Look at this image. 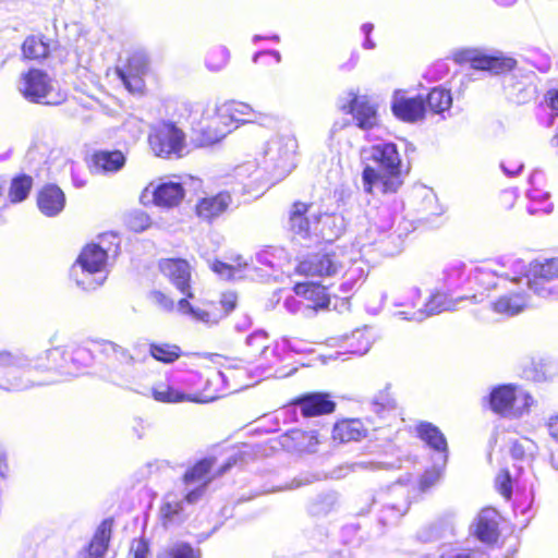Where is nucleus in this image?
I'll use <instances>...</instances> for the list:
<instances>
[{
    "label": "nucleus",
    "mask_w": 558,
    "mask_h": 558,
    "mask_svg": "<svg viewBox=\"0 0 558 558\" xmlns=\"http://www.w3.org/2000/svg\"><path fill=\"white\" fill-rule=\"evenodd\" d=\"M369 160L377 165L365 166L362 171L364 192H376L388 195L396 194L404 183L409 168L404 167L401 154L395 143H383L371 146Z\"/></svg>",
    "instance_id": "obj_1"
},
{
    "label": "nucleus",
    "mask_w": 558,
    "mask_h": 558,
    "mask_svg": "<svg viewBox=\"0 0 558 558\" xmlns=\"http://www.w3.org/2000/svg\"><path fill=\"white\" fill-rule=\"evenodd\" d=\"M63 355L61 347H56L38 355L34 365H24L20 356L0 351V389L11 391L34 385V373H51L62 368Z\"/></svg>",
    "instance_id": "obj_2"
},
{
    "label": "nucleus",
    "mask_w": 558,
    "mask_h": 558,
    "mask_svg": "<svg viewBox=\"0 0 558 558\" xmlns=\"http://www.w3.org/2000/svg\"><path fill=\"white\" fill-rule=\"evenodd\" d=\"M61 351L64 352L62 367L64 366V362L69 359L75 366V371H83L89 367L93 361L110 369L130 365L134 361V357L128 349L119 343L104 339L92 341L88 348L77 345L61 348Z\"/></svg>",
    "instance_id": "obj_3"
},
{
    "label": "nucleus",
    "mask_w": 558,
    "mask_h": 558,
    "mask_svg": "<svg viewBox=\"0 0 558 558\" xmlns=\"http://www.w3.org/2000/svg\"><path fill=\"white\" fill-rule=\"evenodd\" d=\"M485 400L492 412L508 418L523 416L534 404L532 395L515 384H500L493 387Z\"/></svg>",
    "instance_id": "obj_4"
},
{
    "label": "nucleus",
    "mask_w": 558,
    "mask_h": 558,
    "mask_svg": "<svg viewBox=\"0 0 558 558\" xmlns=\"http://www.w3.org/2000/svg\"><path fill=\"white\" fill-rule=\"evenodd\" d=\"M20 93L28 101L45 106H59L66 100V94L56 87L49 74L37 68H29L21 75Z\"/></svg>",
    "instance_id": "obj_5"
},
{
    "label": "nucleus",
    "mask_w": 558,
    "mask_h": 558,
    "mask_svg": "<svg viewBox=\"0 0 558 558\" xmlns=\"http://www.w3.org/2000/svg\"><path fill=\"white\" fill-rule=\"evenodd\" d=\"M147 143L159 158H181L186 147V135L175 122L160 120L150 126Z\"/></svg>",
    "instance_id": "obj_6"
},
{
    "label": "nucleus",
    "mask_w": 558,
    "mask_h": 558,
    "mask_svg": "<svg viewBox=\"0 0 558 558\" xmlns=\"http://www.w3.org/2000/svg\"><path fill=\"white\" fill-rule=\"evenodd\" d=\"M233 461H228L219 466H216L215 457H204L195 461L190 465L182 474L181 481L184 485H191L197 483L198 485L189 490L184 495V501L187 504H195L205 495L207 486L217 477L222 476L228 472Z\"/></svg>",
    "instance_id": "obj_7"
},
{
    "label": "nucleus",
    "mask_w": 558,
    "mask_h": 558,
    "mask_svg": "<svg viewBox=\"0 0 558 558\" xmlns=\"http://www.w3.org/2000/svg\"><path fill=\"white\" fill-rule=\"evenodd\" d=\"M529 289L542 298L558 294V258L534 259L525 272Z\"/></svg>",
    "instance_id": "obj_8"
},
{
    "label": "nucleus",
    "mask_w": 558,
    "mask_h": 558,
    "mask_svg": "<svg viewBox=\"0 0 558 558\" xmlns=\"http://www.w3.org/2000/svg\"><path fill=\"white\" fill-rule=\"evenodd\" d=\"M149 70V59L141 51L130 53L122 66H117L114 72L129 93L143 95L146 92L144 76Z\"/></svg>",
    "instance_id": "obj_9"
},
{
    "label": "nucleus",
    "mask_w": 558,
    "mask_h": 558,
    "mask_svg": "<svg viewBox=\"0 0 558 558\" xmlns=\"http://www.w3.org/2000/svg\"><path fill=\"white\" fill-rule=\"evenodd\" d=\"M226 110L217 108L211 114L203 117L198 126L193 128L195 142L198 146H211L225 138L232 130Z\"/></svg>",
    "instance_id": "obj_10"
},
{
    "label": "nucleus",
    "mask_w": 558,
    "mask_h": 558,
    "mask_svg": "<svg viewBox=\"0 0 558 558\" xmlns=\"http://www.w3.org/2000/svg\"><path fill=\"white\" fill-rule=\"evenodd\" d=\"M342 268V263L335 252L317 251L307 254L298 262L294 271L303 277H332Z\"/></svg>",
    "instance_id": "obj_11"
},
{
    "label": "nucleus",
    "mask_w": 558,
    "mask_h": 558,
    "mask_svg": "<svg viewBox=\"0 0 558 558\" xmlns=\"http://www.w3.org/2000/svg\"><path fill=\"white\" fill-rule=\"evenodd\" d=\"M374 422L366 418L345 417L337 420L331 429V439L337 444L357 442L366 438L369 432L379 429Z\"/></svg>",
    "instance_id": "obj_12"
},
{
    "label": "nucleus",
    "mask_w": 558,
    "mask_h": 558,
    "mask_svg": "<svg viewBox=\"0 0 558 558\" xmlns=\"http://www.w3.org/2000/svg\"><path fill=\"white\" fill-rule=\"evenodd\" d=\"M159 274L179 292L189 293L192 287V265L182 257H163L158 259Z\"/></svg>",
    "instance_id": "obj_13"
},
{
    "label": "nucleus",
    "mask_w": 558,
    "mask_h": 558,
    "mask_svg": "<svg viewBox=\"0 0 558 558\" xmlns=\"http://www.w3.org/2000/svg\"><path fill=\"white\" fill-rule=\"evenodd\" d=\"M231 204V194L227 191H221L198 198L193 207V213L199 222L213 225L227 214Z\"/></svg>",
    "instance_id": "obj_14"
},
{
    "label": "nucleus",
    "mask_w": 558,
    "mask_h": 558,
    "mask_svg": "<svg viewBox=\"0 0 558 558\" xmlns=\"http://www.w3.org/2000/svg\"><path fill=\"white\" fill-rule=\"evenodd\" d=\"M313 203L294 201L288 211L289 231L301 239L314 238L317 228V214L311 213Z\"/></svg>",
    "instance_id": "obj_15"
},
{
    "label": "nucleus",
    "mask_w": 558,
    "mask_h": 558,
    "mask_svg": "<svg viewBox=\"0 0 558 558\" xmlns=\"http://www.w3.org/2000/svg\"><path fill=\"white\" fill-rule=\"evenodd\" d=\"M151 397L155 401L160 403H179L185 401L206 403L218 399L219 395L216 391H210L208 388L193 395H187L169 383L160 381L151 387Z\"/></svg>",
    "instance_id": "obj_16"
},
{
    "label": "nucleus",
    "mask_w": 558,
    "mask_h": 558,
    "mask_svg": "<svg viewBox=\"0 0 558 558\" xmlns=\"http://www.w3.org/2000/svg\"><path fill=\"white\" fill-rule=\"evenodd\" d=\"M289 405L299 407L301 415L306 418L331 414L337 408L330 393L324 391L299 395L289 401Z\"/></svg>",
    "instance_id": "obj_17"
},
{
    "label": "nucleus",
    "mask_w": 558,
    "mask_h": 558,
    "mask_svg": "<svg viewBox=\"0 0 558 558\" xmlns=\"http://www.w3.org/2000/svg\"><path fill=\"white\" fill-rule=\"evenodd\" d=\"M393 116L400 121L415 123L426 118L423 96H407L402 90H396L390 105Z\"/></svg>",
    "instance_id": "obj_18"
},
{
    "label": "nucleus",
    "mask_w": 558,
    "mask_h": 558,
    "mask_svg": "<svg viewBox=\"0 0 558 558\" xmlns=\"http://www.w3.org/2000/svg\"><path fill=\"white\" fill-rule=\"evenodd\" d=\"M293 293L299 296L306 306L314 311H327L331 305V295L328 288L315 281L295 282L292 287Z\"/></svg>",
    "instance_id": "obj_19"
},
{
    "label": "nucleus",
    "mask_w": 558,
    "mask_h": 558,
    "mask_svg": "<svg viewBox=\"0 0 558 558\" xmlns=\"http://www.w3.org/2000/svg\"><path fill=\"white\" fill-rule=\"evenodd\" d=\"M502 515L493 507L481 509L474 521V536L484 544L495 545L500 536Z\"/></svg>",
    "instance_id": "obj_20"
},
{
    "label": "nucleus",
    "mask_w": 558,
    "mask_h": 558,
    "mask_svg": "<svg viewBox=\"0 0 558 558\" xmlns=\"http://www.w3.org/2000/svg\"><path fill=\"white\" fill-rule=\"evenodd\" d=\"M125 162L126 157L120 149H97L86 158L88 169L95 173H116L125 166Z\"/></svg>",
    "instance_id": "obj_21"
},
{
    "label": "nucleus",
    "mask_w": 558,
    "mask_h": 558,
    "mask_svg": "<svg viewBox=\"0 0 558 558\" xmlns=\"http://www.w3.org/2000/svg\"><path fill=\"white\" fill-rule=\"evenodd\" d=\"M341 110L353 116L360 129L368 130L377 124L376 107L365 97L352 94L351 99L341 107Z\"/></svg>",
    "instance_id": "obj_22"
},
{
    "label": "nucleus",
    "mask_w": 558,
    "mask_h": 558,
    "mask_svg": "<svg viewBox=\"0 0 558 558\" xmlns=\"http://www.w3.org/2000/svg\"><path fill=\"white\" fill-rule=\"evenodd\" d=\"M113 524L112 518H106L98 524L90 541L81 551L82 558L106 557L112 537Z\"/></svg>",
    "instance_id": "obj_23"
},
{
    "label": "nucleus",
    "mask_w": 558,
    "mask_h": 558,
    "mask_svg": "<svg viewBox=\"0 0 558 558\" xmlns=\"http://www.w3.org/2000/svg\"><path fill=\"white\" fill-rule=\"evenodd\" d=\"M36 203L44 216L56 217L64 209L66 196L60 186L48 183L38 190Z\"/></svg>",
    "instance_id": "obj_24"
},
{
    "label": "nucleus",
    "mask_w": 558,
    "mask_h": 558,
    "mask_svg": "<svg viewBox=\"0 0 558 558\" xmlns=\"http://www.w3.org/2000/svg\"><path fill=\"white\" fill-rule=\"evenodd\" d=\"M318 433L316 430H306L293 428L280 437L281 446L292 452H310L318 445Z\"/></svg>",
    "instance_id": "obj_25"
},
{
    "label": "nucleus",
    "mask_w": 558,
    "mask_h": 558,
    "mask_svg": "<svg viewBox=\"0 0 558 558\" xmlns=\"http://www.w3.org/2000/svg\"><path fill=\"white\" fill-rule=\"evenodd\" d=\"M108 253L97 243H88L83 246L75 263L82 270L88 274L100 272L107 263Z\"/></svg>",
    "instance_id": "obj_26"
},
{
    "label": "nucleus",
    "mask_w": 558,
    "mask_h": 558,
    "mask_svg": "<svg viewBox=\"0 0 558 558\" xmlns=\"http://www.w3.org/2000/svg\"><path fill=\"white\" fill-rule=\"evenodd\" d=\"M185 195L179 182H162L153 190V203L162 208H173L181 204Z\"/></svg>",
    "instance_id": "obj_27"
},
{
    "label": "nucleus",
    "mask_w": 558,
    "mask_h": 558,
    "mask_svg": "<svg viewBox=\"0 0 558 558\" xmlns=\"http://www.w3.org/2000/svg\"><path fill=\"white\" fill-rule=\"evenodd\" d=\"M22 58L26 61H41L51 53V40L43 34H31L21 46Z\"/></svg>",
    "instance_id": "obj_28"
},
{
    "label": "nucleus",
    "mask_w": 558,
    "mask_h": 558,
    "mask_svg": "<svg viewBox=\"0 0 558 558\" xmlns=\"http://www.w3.org/2000/svg\"><path fill=\"white\" fill-rule=\"evenodd\" d=\"M518 61L502 52L485 53L482 51L478 71H486L494 75H507L515 70Z\"/></svg>",
    "instance_id": "obj_29"
},
{
    "label": "nucleus",
    "mask_w": 558,
    "mask_h": 558,
    "mask_svg": "<svg viewBox=\"0 0 558 558\" xmlns=\"http://www.w3.org/2000/svg\"><path fill=\"white\" fill-rule=\"evenodd\" d=\"M317 228L314 238L325 241L338 239L344 232L343 218L335 213H317Z\"/></svg>",
    "instance_id": "obj_30"
},
{
    "label": "nucleus",
    "mask_w": 558,
    "mask_h": 558,
    "mask_svg": "<svg viewBox=\"0 0 558 558\" xmlns=\"http://www.w3.org/2000/svg\"><path fill=\"white\" fill-rule=\"evenodd\" d=\"M425 102V113L441 116L452 107V94L450 89L436 86L429 89L427 95L423 96Z\"/></svg>",
    "instance_id": "obj_31"
},
{
    "label": "nucleus",
    "mask_w": 558,
    "mask_h": 558,
    "mask_svg": "<svg viewBox=\"0 0 558 558\" xmlns=\"http://www.w3.org/2000/svg\"><path fill=\"white\" fill-rule=\"evenodd\" d=\"M416 436L430 449L447 452L448 444L441 430L430 422L421 421L415 426Z\"/></svg>",
    "instance_id": "obj_32"
},
{
    "label": "nucleus",
    "mask_w": 558,
    "mask_h": 558,
    "mask_svg": "<svg viewBox=\"0 0 558 558\" xmlns=\"http://www.w3.org/2000/svg\"><path fill=\"white\" fill-rule=\"evenodd\" d=\"M525 295L526 294L522 291L504 294L492 303V308L494 312L501 315H517L526 307Z\"/></svg>",
    "instance_id": "obj_33"
},
{
    "label": "nucleus",
    "mask_w": 558,
    "mask_h": 558,
    "mask_svg": "<svg viewBox=\"0 0 558 558\" xmlns=\"http://www.w3.org/2000/svg\"><path fill=\"white\" fill-rule=\"evenodd\" d=\"M183 502L178 498L167 496L159 508V520L163 527H169L183 518Z\"/></svg>",
    "instance_id": "obj_34"
},
{
    "label": "nucleus",
    "mask_w": 558,
    "mask_h": 558,
    "mask_svg": "<svg viewBox=\"0 0 558 558\" xmlns=\"http://www.w3.org/2000/svg\"><path fill=\"white\" fill-rule=\"evenodd\" d=\"M150 356L163 364H171L184 355L180 345L170 342L149 343Z\"/></svg>",
    "instance_id": "obj_35"
},
{
    "label": "nucleus",
    "mask_w": 558,
    "mask_h": 558,
    "mask_svg": "<svg viewBox=\"0 0 558 558\" xmlns=\"http://www.w3.org/2000/svg\"><path fill=\"white\" fill-rule=\"evenodd\" d=\"M247 263L241 255L231 256L228 262L215 259L210 264V269L218 276L226 279H232L238 274L246 269Z\"/></svg>",
    "instance_id": "obj_36"
},
{
    "label": "nucleus",
    "mask_w": 558,
    "mask_h": 558,
    "mask_svg": "<svg viewBox=\"0 0 558 558\" xmlns=\"http://www.w3.org/2000/svg\"><path fill=\"white\" fill-rule=\"evenodd\" d=\"M205 104L202 101L186 100L179 105L177 108V116L179 121L198 125V121L204 117Z\"/></svg>",
    "instance_id": "obj_37"
},
{
    "label": "nucleus",
    "mask_w": 558,
    "mask_h": 558,
    "mask_svg": "<svg viewBox=\"0 0 558 558\" xmlns=\"http://www.w3.org/2000/svg\"><path fill=\"white\" fill-rule=\"evenodd\" d=\"M33 179L27 174H20L12 179L9 189V197L12 203L23 202L29 194Z\"/></svg>",
    "instance_id": "obj_38"
},
{
    "label": "nucleus",
    "mask_w": 558,
    "mask_h": 558,
    "mask_svg": "<svg viewBox=\"0 0 558 558\" xmlns=\"http://www.w3.org/2000/svg\"><path fill=\"white\" fill-rule=\"evenodd\" d=\"M157 558H202V551L187 542H177L159 554Z\"/></svg>",
    "instance_id": "obj_39"
},
{
    "label": "nucleus",
    "mask_w": 558,
    "mask_h": 558,
    "mask_svg": "<svg viewBox=\"0 0 558 558\" xmlns=\"http://www.w3.org/2000/svg\"><path fill=\"white\" fill-rule=\"evenodd\" d=\"M221 110H226L228 117V120H230V124L232 128H236L239 123H245L248 121V116L252 112V108L240 101H230L227 104H223L221 107Z\"/></svg>",
    "instance_id": "obj_40"
},
{
    "label": "nucleus",
    "mask_w": 558,
    "mask_h": 558,
    "mask_svg": "<svg viewBox=\"0 0 558 558\" xmlns=\"http://www.w3.org/2000/svg\"><path fill=\"white\" fill-rule=\"evenodd\" d=\"M230 60V53L225 47L211 48L205 57V64L210 71L223 69Z\"/></svg>",
    "instance_id": "obj_41"
},
{
    "label": "nucleus",
    "mask_w": 558,
    "mask_h": 558,
    "mask_svg": "<svg viewBox=\"0 0 558 558\" xmlns=\"http://www.w3.org/2000/svg\"><path fill=\"white\" fill-rule=\"evenodd\" d=\"M195 319L206 324H217L222 319V313L218 306L217 301H209L203 304V307H197L195 312Z\"/></svg>",
    "instance_id": "obj_42"
},
{
    "label": "nucleus",
    "mask_w": 558,
    "mask_h": 558,
    "mask_svg": "<svg viewBox=\"0 0 558 558\" xmlns=\"http://www.w3.org/2000/svg\"><path fill=\"white\" fill-rule=\"evenodd\" d=\"M482 51L466 48L460 49L452 54V60L460 65L469 64L473 70L478 71Z\"/></svg>",
    "instance_id": "obj_43"
},
{
    "label": "nucleus",
    "mask_w": 558,
    "mask_h": 558,
    "mask_svg": "<svg viewBox=\"0 0 558 558\" xmlns=\"http://www.w3.org/2000/svg\"><path fill=\"white\" fill-rule=\"evenodd\" d=\"M474 280L484 291H488L496 287V275L488 265H483L476 268Z\"/></svg>",
    "instance_id": "obj_44"
},
{
    "label": "nucleus",
    "mask_w": 558,
    "mask_h": 558,
    "mask_svg": "<svg viewBox=\"0 0 558 558\" xmlns=\"http://www.w3.org/2000/svg\"><path fill=\"white\" fill-rule=\"evenodd\" d=\"M535 442L530 438H521L514 440L510 447L511 457L515 460H523L533 454L535 449Z\"/></svg>",
    "instance_id": "obj_45"
},
{
    "label": "nucleus",
    "mask_w": 558,
    "mask_h": 558,
    "mask_svg": "<svg viewBox=\"0 0 558 558\" xmlns=\"http://www.w3.org/2000/svg\"><path fill=\"white\" fill-rule=\"evenodd\" d=\"M496 490L506 499L512 497V478L508 469H502L495 477Z\"/></svg>",
    "instance_id": "obj_46"
},
{
    "label": "nucleus",
    "mask_w": 558,
    "mask_h": 558,
    "mask_svg": "<svg viewBox=\"0 0 558 558\" xmlns=\"http://www.w3.org/2000/svg\"><path fill=\"white\" fill-rule=\"evenodd\" d=\"M151 225L150 218L144 211H135L128 217L126 227L131 232L140 233Z\"/></svg>",
    "instance_id": "obj_47"
},
{
    "label": "nucleus",
    "mask_w": 558,
    "mask_h": 558,
    "mask_svg": "<svg viewBox=\"0 0 558 558\" xmlns=\"http://www.w3.org/2000/svg\"><path fill=\"white\" fill-rule=\"evenodd\" d=\"M373 404L378 410H393L397 408V399L390 386H387L375 396Z\"/></svg>",
    "instance_id": "obj_48"
},
{
    "label": "nucleus",
    "mask_w": 558,
    "mask_h": 558,
    "mask_svg": "<svg viewBox=\"0 0 558 558\" xmlns=\"http://www.w3.org/2000/svg\"><path fill=\"white\" fill-rule=\"evenodd\" d=\"M440 480V471L432 468L425 470L417 481V489L421 493H426L437 485Z\"/></svg>",
    "instance_id": "obj_49"
},
{
    "label": "nucleus",
    "mask_w": 558,
    "mask_h": 558,
    "mask_svg": "<svg viewBox=\"0 0 558 558\" xmlns=\"http://www.w3.org/2000/svg\"><path fill=\"white\" fill-rule=\"evenodd\" d=\"M484 553L480 549H465L447 547L444 548L439 558H484Z\"/></svg>",
    "instance_id": "obj_50"
},
{
    "label": "nucleus",
    "mask_w": 558,
    "mask_h": 558,
    "mask_svg": "<svg viewBox=\"0 0 558 558\" xmlns=\"http://www.w3.org/2000/svg\"><path fill=\"white\" fill-rule=\"evenodd\" d=\"M130 553L133 558H148L150 554L149 541L143 536L134 538L131 544Z\"/></svg>",
    "instance_id": "obj_51"
},
{
    "label": "nucleus",
    "mask_w": 558,
    "mask_h": 558,
    "mask_svg": "<svg viewBox=\"0 0 558 558\" xmlns=\"http://www.w3.org/2000/svg\"><path fill=\"white\" fill-rule=\"evenodd\" d=\"M220 312L222 313V318L227 317L232 311L235 310L238 304V296L233 292H225L221 294L220 299L217 301Z\"/></svg>",
    "instance_id": "obj_52"
},
{
    "label": "nucleus",
    "mask_w": 558,
    "mask_h": 558,
    "mask_svg": "<svg viewBox=\"0 0 558 558\" xmlns=\"http://www.w3.org/2000/svg\"><path fill=\"white\" fill-rule=\"evenodd\" d=\"M150 299L157 306H159L163 311L171 312L174 308V300L163 291H151Z\"/></svg>",
    "instance_id": "obj_53"
},
{
    "label": "nucleus",
    "mask_w": 558,
    "mask_h": 558,
    "mask_svg": "<svg viewBox=\"0 0 558 558\" xmlns=\"http://www.w3.org/2000/svg\"><path fill=\"white\" fill-rule=\"evenodd\" d=\"M182 294L183 298H181L177 303L179 312H181L182 314L191 315L195 318V312L197 311V308H194L190 303V300L194 298L192 287H190L189 293Z\"/></svg>",
    "instance_id": "obj_54"
},
{
    "label": "nucleus",
    "mask_w": 558,
    "mask_h": 558,
    "mask_svg": "<svg viewBox=\"0 0 558 558\" xmlns=\"http://www.w3.org/2000/svg\"><path fill=\"white\" fill-rule=\"evenodd\" d=\"M546 106L553 111L554 117H558V89H548L544 96Z\"/></svg>",
    "instance_id": "obj_55"
},
{
    "label": "nucleus",
    "mask_w": 558,
    "mask_h": 558,
    "mask_svg": "<svg viewBox=\"0 0 558 558\" xmlns=\"http://www.w3.org/2000/svg\"><path fill=\"white\" fill-rule=\"evenodd\" d=\"M546 427L550 437L558 440V414L548 417Z\"/></svg>",
    "instance_id": "obj_56"
},
{
    "label": "nucleus",
    "mask_w": 558,
    "mask_h": 558,
    "mask_svg": "<svg viewBox=\"0 0 558 558\" xmlns=\"http://www.w3.org/2000/svg\"><path fill=\"white\" fill-rule=\"evenodd\" d=\"M10 468L5 454L0 452V477L5 478L9 474Z\"/></svg>",
    "instance_id": "obj_57"
},
{
    "label": "nucleus",
    "mask_w": 558,
    "mask_h": 558,
    "mask_svg": "<svg viewBox=\"0 0 558 558\" xmlns=\"http://www.w3.org/2000/svg\"><path fill=\"white\" fill-rule=\"evenodd\" d=\"M550 461L553 466L558 470V448L551 452Z\"/></svg>",
    "instance_id": "obj_58"
},
{
    "label": "nucleus",
    "mask_w": 558,
    "mask_h": 558,
    "mask_svg": "<svg viewBox=\"0 0 558 558\" xmlns=\"http://www.w3.org/2000/svg\"><path fill=\"white\" fill-rule=\"evenodd\" d=\"M363 29L366 33V35H368L372 32V29H373V25L372 24H365V25H363Z\"/></svg>",
    "instance_id": "obj_59"
},
{
    "label": "nucleus",
    "mask_w": 558,
    "mask_h": 558,
    "mask_svg": "<svg viewBox=\"0 0 558 558\" xmlns=\"http://www.w3.org/2000/svg\"><path fill=\"white\" fill-rule=\"evenodd\" d=\"M265 57H275L271 52H262L257 56V58H265Z\"/></svg>",
    "instance_id": "obj_60"
},
{
    "label": "nucleus",
    "mask_w": 558,
    "mask_h": 558,
    "mask_svg": "<svg viewBox=\"0 0 558 558\" xmlns=\"http://www.w3.org/2000/svg\"><path fill=\"white\" fill-rule=\"evenodd\" d=\"M365 47H366V48H373V47H374V44H373V43H371V41L367 39V40H366V43H365Z\"/></svg>",
    "instance_id": "obj_61"
},
{
    "label": "nucleus",
    "mask_w": 558,
    "mask_h": 558,
    "mask_svg": "<svg viewBox=\"0 0 558 558\" xmlns=\"http://www.w3.org/2000/svg\"><path fill=\"white\" fill-rule=\"evenodd\" d=\"M192 356H195V357H201L203 354L201 353H191Z\"/></svg>",
    "instance_id": "obj_62"
}]
</instances>
